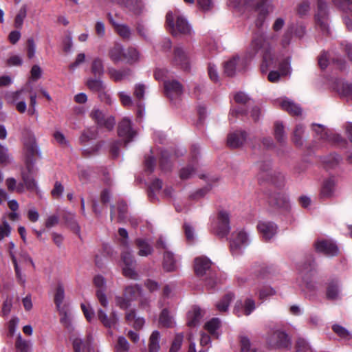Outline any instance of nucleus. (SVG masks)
Segmentation results:
<instances>
[{"label": "nucleus", "mask_w": 352, "mask_h": 352, "mask_svg": "<svg viewBox=\"0 0 352 352\" xmlns=\"http://www.w3.org/2000/svg\"><path fill=\"white\" fill-rule=\"evenodd\" d=\"M159 323L164 327H172L174 325L173 318L170 315L166 309L162 311L160 315Z\"/></svg>", "instance_id": "obj_40"}, {"label": "nucleus", "mask_w": 352, "mask_h": 352, "mask_svg": "<svg viewBox=\"0 0 352 352\" xmlns=\"http://www.w3.org/2000/svg\"><path fill=\"white\" fill-rule=\"evenodd\" d=\"M246 133L245 131H236L231 133L228 136V144L230 147L237 148L243 144L246 140Z\"/></svg>", "instance_id": "obj_27"}, {"label": "nucleus", "mask_w": 352, "mask_h": 352, "mask_svg": "<svg viewBox=\"0 0 352 352\" xmlns=\"http://www.w3.org/2000/svg\"><path fill=\"white\" fill-rule=\"evenodd\" d=\"M124 50L123 47L118 43L115 44L109 50V58L114 63H118L124 58Z\"/></svg>", "instance_id": "obj_32"}, {"label": "nucleus", "mask_w": 352, "mask_h": 352, "mask_svg": "<svg viewBox=\"0 0 352 352\" xmlns=\"http://www.w3.org/2000/svg\"><path fill=\"white\" fill-rule=\"evenodd\" d=\"M12 161V157L9 153L8 147L0 144V164L7 166L11 164Z\"/></svg>", "instance_id": "obj_46"}, {"label": "nucleus", "mask_w": 352, "mask_h": 352, "mask_svg": "<svg viewBox=\"0 0 352 352\" xmlns=\"http://www.w3.org/2000/svg\"><path fill=\"white\" fill-rule=\"evenodd\" d=\"M131 120L128 118H124L118 126V135L123 139L125 144L129 143L135 135V131L131 129Z\"/></svg>", "instance_id": "obj_19"}, {"label": "nucleus", "mask_w": 352, "mask_h": 352, "mask_svg": "<svg viewBox=\"0 0 352 352\" xmlns=\"http://www.w3.org/2000/svg\"><path fill=\"white\" fill-rule=\"evenodd\" d=\"M8 190L22 193L24 192V185L22 183L17 184L16 180L13 177H9L6 180Z\"/></svg>", "instance_id": "obj_42"}, {"label": "nucleus", "mask_w": 352, "mask_h": 352, "mask_svg": "<svg viewBox=\"0 0 352 352\" xmlns=\"http://www.w3.org/2000/svg\"><path fill=\"white\" fill-rule=\"evenodd\" d=\"M314 273L311 271L307 272H300L296 283L302 292L308 297H311V293L318 289V283L314 279Z\"/></svg>", "instance_id": "obj_5"}, {"label": "nucleus", "mask_w": 352, "mask_h": 352, "mask_svg": "<svg viewBox=\"0 0 352 352\" xmlns=\"http://www.w3.org/2000/svg\"><path fill=\"white\" fill-rule=\"evenodd\" d=\"M340 285L337 281H332L329 283L327 288V298L330 300H336L340 297Z\"/></svg>", "instance_id": "obj_37"}, {"label": "nucleus", "mask_w": 352, "mask_h": 352, "mask_svg": "<svg viewBox=\"0 0 352 352\" xmlns=\"http://www.w3.org/2000/svg\"><path fill=\"white\" fill-rule=\"evenodd\" d=\"M304 133V127L301 124H298L294 131L293 142L297 146H301L302 144V135Z\"/></svg>", "instance_id": "obj_52"}, {"label": "nucleus", "mask_w": 352, "mask_h": 352, "mask_svg": "<svg viewBox=\"0 0 352 352\" xmlns=\"http://www.w3.org/2000/svg\"><path fill=\"white\" fill-rule=\"evenodd\" d=\"M118 234H119V236L120 237H122V239L120 241L121 245L122 246V252L123 251L129 252V247H128V232H127L126 230H125L124 228H120L118 230Z\"/></svg>", "instance_id": "obj_57"}, {"label": "nucleus", "mask_w": 352, "mask_h": 352, "mask_svg": "<svg viewBox=\"0 0 352 352\" xmlns=\"http://www.w3.org/2000/svg\"><path fill=\"white\" fill-rule=\"evenodd\" d=\"M241 352H256L254 349L252 347L250 340L246 337L241 338Z\"/></svg>", "instance_id": "obj_61"}, {"label": "nucleus", "mask_w": 352, "mask_h": 352, "mask_svg": "<svg viewBox=\"0 0 352 352\" xmlns=\"http://www.w3.org/2000/svg\"><path fill=\"white\" fill-rule=\"evenodd\" d=\"M87 87L95 92L100 93L103 89H105V85L103 81L98 77V78H89L86 81Z\"/></svg>", "instance_id": "obj_36"}, {"label": "nucleus", "mask_w": 352, "mask_h": 352, "mask_svg": "<svg viewBox=\"0 0 352 352\" xmlns=\"http://www.w3.org/2000/svg\"><path fill=\"white\" fill-rule=\"evenodd\" d=\"M274 136L277 142L284 143L286 140V135L284 131V127L282 124L276 122L274 125Z\"/></svg>", "instance_id": "obj_49"}, {"label": "nucleus", "mask_w": 352, "mask_h": 352, "mask_svg": "<svg viewBox=\"0 0 352 352\" xmlns=\"http://www.w3.org/2000/svg\"><path fill=\"white\" fill-rule=\"evenodd\" d=\"M244 68V61L239 56H234L224 64V73L228 76H234L236 72Z\"/></svg>", "instance_id": "obj_20"}, {"label": "nucleus", "mask_w": 352, "mask_h": 352, "mask_svg": "<svg viewBox=\"0 0 352 352\" xmlns=\"http://www.w3.org/2000/svg\"><path fill=\"white\" fill-rule=\"evenodd\" d=\"M169 72L167 69L164 68L157 69L155 72V78L157 80H162L164 83L165 81H168L167 80L168 77Z\"/></svg>", "instance_id": "obj_60"}, {"label": "nucleus", "mask_w": 352, "mask_h": 352, "mask_svg": "<svg viewBox=\"0 0 352 352\" xmlns=\"http://www.w3.org/2000/svg\"><path fill=\"white\" fill-rule=\"evenodd\" d=\"M277 39L278 35L276 34L265 36L262 32H256L253 36L248 53L250 57L252 58L259 50L261 51L263 54V61L261 65L262 73H265L270 68L278 65L281 76H287L291 72L289 58L279 59L272 50Z\"/></svg>", "instance_id": "obj_1"}, {"label": "nucleus", "mask_w": 352, "mask_h": 352, "mask_svg": "<svg viewBox=\"0 0 352 352\" xmlns=\"http://www.w3.org/2000/svg\"><path fill=\"white\" fill-rule=\"evenodd\" d=\"M91 72L95 77L100 78L104 74V67L102 58L96 57L93 59L91 65Z\"/></svg>", "instance_id": "obj_34"}, {"label": "nucleus", "mask_w": 352, "mask_h": 352, "mask_svg": "<svg viewBox=\"0 0 352 352\" xmlns=\"http://www.w3.org/2000/svg\"><path fill=\"white\" fill-rule=\"evenodd\" d=\"M94 284L97 287L96 296L103 307L108 306L109 302L105 294L106 281L104 278L101 275H97L94 278Z\"/></svg>", "instance_id": "obj_13"}, {"label": "nucleus", "mask_w": 352, "mask_h": 352, "mask_svg": "<svg viewBox=\"0 0 352 352\" xmlns=\"http://www.w3.org/2000/svg\"><path fill=\"white\" fill-rule=\"evenodd\" d=\"M230 229L229 214L226 211H219L217 219L212 223V232L223 237L228 234Z\"/></svg>", "instance_id": "obj_6"}, {"label": "nucleus", "mask_w": 352, "mask_h": 352, "mask_svg": "<svg viewBox=\"0 0 352 352\" xmlns=\"http://www.w3.org/2000/svg\"><path fill=\"white\" fill-rule=\"evenodd\" d=\"M182 341L183 336L181 334L177 335L172 343L171 347L170 349V352H177L181 347Z\"/></svg>", "instance_id": "obj_64"}, {"label": "nucleus", "mask_w": 352, "mask_h": 352, "mask_svg": "<svg viewBox=\"0 0 352 352\" xmlns=\"http://www.w3.org/2000/svg\"><path fill=\"white\" fill-rule=\"evenodd\" d=\"M179 258L175 256L173 252L166 250L164 254L163 268L167 272H173L177 269Z\"/></svg>", "instance_id": "obj_25"}, {"label": "nucleus", "mask_w": 352, "mask_h": 352, "mask_svg": "<svg viewBox=\"0 0 352 352\" xmlns=\"http://www.w3.org/2000/svg\"><path fill=\"white\" fill-rule=\"evenodd\" d=\"M275 294V289L270 286H264L258 290V298L261 300H265Z\"/></svg>", "instance_id": "obj_51"}, {"label": "nucleus", "mask_w": 352, "mask_h": 352, "mask_svg": "<svg viewBox=\"0 0 352 352\" xmlns=\"http://www.w3.org/2000/svg\"><path fill=\"white\" fill-rule=\"evenodd\" d=\"M138 249V254L141 256H147L153 252L152 246L144 239H138L135 241Z\"/></svg>", "instance_id": "obj_35"}, {"label": "nucleus", "mask_w": 352, "mask_h": 352, "mask_svg": "<svg viewBox=\"0 0 352 352\" xmlns=\"http://www.w3.org/2000/svg\"><path fill=\"white\" fill-rule=\"evenodd\" d=\"M276 102L280 107L292 115L298 116L301 113V108L287 98L278 99Z\"/></svg>", "instance_id": "obj_28"}, {"label": "nucleus", "mask_w": 352, "mask_h": 352, "mask_svg": "<svg viewBox=\"0 0 352 352\" xmlns=\"http://www.w3.org/2000/svg\"><path fill=\"white\" fill-rule=\"evenodd\" d=\"M172 61L175 65H179L184 69H187L189 67V56L188 51L181 45H176L174 47Z\"/></svg>", "instance_id": "obj_11"}, {"label": "nucleus", "mask_w": 352, "mask_h": 352, "mask_svg": "<svg viewBox=\"0 0 352 352\" xmlns=\"http://www.w3.org/2000/svg\"><path fill=\"white\" fill-rule=\"evenodd\" d=\"M118 221H124L126 218V213H127L126 204L124 202L119 203L118 206Z\"/></svg>", "instance_id": "obj_62"}, {"label": "nucleus", "mask_w": 352, "mask_h": 352, "mask_svg": "<svg viewBox=\"0 0 352 352\" xmlns=\"http://www.w3.org/2000/svg\"><path fill=\"white\" fill-rule=\"evenodd\" d=\"M211 261L204 256L197 257L195 259L194 269L198 276L210 274Z\"/></svg>", "instance_id": "obj_21"}, {"label": "nucleus", "mask_w": 352, "mask_h": 352, "mask_svg": "<svg viewBox=\"0 0 352 352\" xmlns=\"http://www.w3.org/2000/svg\"><path fill=\"white\" fill-rule=\"evenodd\" d=\"M267 342L272 347L286 348L290 344L287 333L280 330L272 331L267 337Z\"/></svg>", "instance_id": "obj_9"}, {"label": "nucleus", "mask_w": 352, "mask_h": 352, "mask_svg": "<svg viewBox=\"0 0 352 352\" xmlns=\"http://www.w3.org/2000/svg\"><path fill=\"white\" fill-rule=\"evenodd\" d=\"M241 309H243V314L245 316L250 315L256 309V302L252 298H247L243 302L237 301L234 308V313L240 316L241 315Z\"/></svg>", "instance_id": "obj_22"}, {"label": "nucleus", "mask_w": 352, "mask_h": 352, "mask_svg": "<svg viewBox=\"0 0 352 352\" xmlns=\"http://www.w3.org/2000/svg\"><path fill=\"white\" fill-rule=\"evenodd\" d=\"M313 129L316 133L317 138L324 142L333 143L339 141L340 138L339 135L333 133L320 124H314Z\"/></svg>", "instance_id": "obj_17"}, {"label": "nucleus", "mask_w": 352, "mask_h": 352, "mask_svg": "<svg viewBox=\"0 0 352 352\" xmlns=\"http://www.w3.org/2000/svg\"><path fill=\"white\" fill-rule=\"evenodd\" d=\"M234 296L232 293L226 294L219 302L216 304V307L219 311H226L228 309L230 302L234 300Z\"/></svg>", "instance_id": "obj_39"}, {"label": "nucleus", "mask_w": 352, "mask_h": 352, "mask_svg": "<svg viewBox=\"0 0 352 352\" xmlns=\"http://www.w3.org/2000/svg\"><path fill=\"white\" fill-rule=\"evenodd\" d=\"M315 248L318 252L327 256H334L338 254V248L330 239H319L315 243Z\"/></svg>", "instance_id": "obj_10"}, {"label": "nucleus", "mask_w": 352, "mask_h": 352, "mask_svg": "<svg viewBox=\"0 0 352 352\" xmlns=\"http://www.w3.org/2000/svg\"><path fill=\"white\" fill-rule=\"evenodd\" d=\"M107 73L111 79L116 82H118L129 76L131 71L129 69H122L118 70L111 67L108 69Z\"/></svg>", "instance_id": "obj_33"}, {"label": "nucleus", "mask_w": 352, "mask_h": 352, "mask_svg": "<svg viewBox=\"0 0 352 352\" xmlns=\"http://www.w3.org/2000/svg\"><path fill=\"white\" fill-rule=\"evenodd\" d=\"M60 315V322L66 327L69 328L71 325V319L67 311L63 309H58Z\"/></svg>", "instance_id": "obj_63"}, {"label": "nucleus", "mask_w": 352, "mask_h": 352, "mask_svg": "<svg viewBox=\"0 0 352 352\" xmlns=\"http://www.w3.org/2000/svg\"><path fill=\"white\" fill-rule=\"evenodd\" d=\"M11 259L14 264L16 276V278H17L19 282L21 284L24 285L25 282V278L21 272V268L19 266V264H18V262H17L15 255L13 254L12 252H11Z\"/></svg>", "instance_id": "obj_53"}, {"label": "nucleus", "mask_w": 352, "mask_h": 352, "mask_svg": "<svg viewBox=\"0 0 352 352\" xmlns=\"http://www.w3.org/2000/svg\"><path fill=\"white\" fill-rule=\"evenodd\" d=\"M337 181L333 177L324 180L320 195L323 199H329L336 194Z\"/></svg>", "instance_id": "obj_23"}, {"label": "nucleus", "mask_w": 352, "mask_h": 352, "mask_svg": "<svg viewBox=\"0 0 352 352\" xmlns=\"http://www.w3.org/2000/svg\"><path fill=\"white\" fill-rule=\"evenodd\" d=\"M271 10L270 6L267 4V0H262L261 4L257 8L258 13L255 23L258 28H261L263 25L265 17Z\"/></svg>", "instance_id": "obj_30"}, {"label": "nucleus", "mask_w": 352, "mask_h": 352, "mask_svg": "<svg viewBox=\"0 0 352 352\" xmlns=\"http://www.w3.org/2000/svg\"><path fill=\"white\" fill-rule=\"evenodd\" d=\"M141 289L138 285L128 286L125 288L124 296L131 300L136 298L140 294Z\"/></svg>", "instance_id": "obj_48"}, {"label": "nucleus", "mask_w": 352, "mask_h": 352, "mask_svg": "<svg viewBox=\"0 0 352 352\" xmlns=\"http://www.w3.org/2000/svg\"><path fill=\"white\" fill-rule=\"evenodd\" d=\"M220 326V320L218 318H212L205 324V329L208 331L212 336L219 337L218 329Z\"/></svg>", "instance_id": "obj_41"}, {"label": "nucleus", "mask_w": 352, "mask_h": 352, "mask_svg": "<svg viewBox=\"0 0 352 352\" xmlns=\"http://www.w3.org/2000/svg\"><path fill=\"white\" fill-rule=\"evenodd\" d=\"M257 228L262 238L268 241L271 240L277 233V226L268 221H261L257 225Z\"/></svg>", "instance_id": "obj_12"}, {"label": "nucleus", "mask_w": 352, "mask_h": 352, "mask_svg": "<svg viewBox=\"0 0 352 352\" xmlns=\"http://www.w3.org/2000/svg\"><path fill=\"white\" fill-rule=\"evenodd\" d=\"M109 22L113 26L116 32L123 38H129L131 36V30L129 28L124 24H120L116 22L111 14H108Z\"/></svg>", "instance_id": "obj_31"}, {"label": "nucleus", "mask_w": 352, "mask_h": 352, "mask_svg": "<svg viewBox=\"0 0 352 352\" xmlns=\"http://www.w3.org/2000/svg\"><path fill=\"white\" fill-rule=\"evenodd\" d=\"M250 243L249 234L243 229L232 232L230 239V252L233 256L241 255Z\"/></svg>", "instance_id": "obj_4"}, {"label": "nucleus", "mask_w": 352, "mask_h": 352, "mask_svg": "<svg viewBox=\"0 0 352 352\" xmlns=\"http://www.w3.org/2000/svg\"><path fill=\"white\" fill-rule=\"evenodd\" d=\"M160 335L157 331L152 333L149 338L148 349L150 352H157L160 349Z\"/></svg>", "instance_id": "obj_44"}, {"label": "nucleus", "mask_w": 352, "mask_h": 352, "mask_svg": "<svg viewBox=\"0 0 352 352\" xmlns=\"http://www.w3.org/2000/svg\"><path fill=\"white\" fill-rule=\"evenodd\" d=\"M121 3L135 14H138L143 6L142 1L139 0H122Z\"/></svg>", "instance_id": "obj_47"}, {"label": "nucleus", "mask_w": 352, "mask_h": 352, "mask_svg": "<svg viewBox=\"0 0 352 352\" xmlns=\"http://www.w3.org/2000/svg\"><path fill=\"white\" fill-rule=\"evenodd\" d=\"M164 87L166 96L171 101L179 98L182 94V86L177 80L165 81Z\"/></svg>", "instance_id": "obj_18"}, {"label": "nucleus", "mask_w": 352, "mask_h": 352, "mask_svg": "<svg viewBox=\"0 0 352 352\" xmlns=\"http://www.w3.org/2000/svg\"><path fill=\"white\" fill-rule=\"evenodd\" d=\"M329 12L327 3L324 0H318L317 10L315 14V20L322 31L328 30Z\"/></svg>", "instance_id": "obj_7"}, {"label": "nucleus", "mask_w": 352, "mask_h": 352, "mask_svg": "<svg viewBox=\"0 0 352 352\" xmlns=\"http://www.w3.org/2000/svg\"><path fill=\"white\" fill-rule=\"evenodd\" d=\"M333 331L342 339L349 340L351 338L350 332L339 324H334L332 327Z\"/></svg>", "instance_id": "obj_50"}, {"label": "nucleus", "mask_w": 352, "mask_h": 352, "mask_svg": "<svg viewBox=\"0 0 352 352\" xmlns=\"http://www.w3.org/2000/svg\"><path fill=\"white\" fill-rule=\"evenodd\" d=\"M40 155V151L34 139H30L24 142L23 157L25 168L21 172V176L24 185V190L35 191L38 189L37 183L33 175L37 168H35L36 156Z\"/></svg>", "instance_id": "obj_2"}, {"label": "nucleus", "mask_w": 352, "mask_h": 352, "mask_svg": "<svg viewBox=\"0 0 352 352\" xmlns=\"http://www.w3.org/2000/svg\"><path fill=\"white\" fill-rule=\"evenodd\" d=\"M91 340L92 338L90 336H88L84 340L78 337L73 338L72 341L75 352H91Z\"/></svg>", "instance_id": "obj_24"}, {"label": "nucleus", "mask_w": 352, "mask_h": 352, "mask_svg": "<svg viewBox=\"0 0 352 352\" xmlns=\"http://www.w3.org/2000/svg\"><path fill=\"white\" fill-rule=\"evenodd\" d=\"M129 349V344L124 337H119L116 345L117 352H127Z\"/></svg>", "instance_id": "obj_59"}, {"label": "nucleus", "mask_w": 352, "mask_h": 352, "mask_svg": "<svg viewBox=\"0 0 352 352\" xmlns=\"http://www.w3.org/2000/svg\"><path fill=\"white\" fill-rule=\"evenodd\" d=\"M23 91V89H21L16 91L10 92L6 96V98L9 102L16 103V109L20 113H24L27 108L26 103L23 99L21 101L17 102L19 100L21 99V96Z\"/></svg>", "instance_id": "obj_26"}, {"label": "nucleus", "mask_w": 352, "mask_h": 352, "mask_svg": "<svg viewBox=\"0 0 352 352\" xmlns=\"http://www.w3.org/2000/svg\"><path fill=\"white\" fill-rule=\"evenodd\" d=\"M97 317L100 322L106 328H115L118 322L119 318L115 310H112L109 314L102 309L97 311Z\"/></svg>", "instance_id": "obj_14"}, {"label": "nucleus", "mask_w": 352, "mask_h": 352, "mask_svg": "<svg viewBox=\"0 0 352 352\" xmlns=\"http://www.w3.org/2000/svg\"><path fill=\"white\" fill-rule=\"evenodd\" d=\"M204 314L198 307H193L187 315V324L189 327H195L199 324L203 318Z\"/></svg>", "instance_id": "obj_29"}, {"label": "nucleus", "mask_w": 352, "mask_h": 352, "mask_svg": "<svg viewBox=\"0 0 352 352\" xmlns=\"http://www.w3.org/2000/svg\"><path fill=\"white\" fill-rule=\"evenodd\" d=\"M335 4L343 12L352 13V0H335Z\"/></svg>", "instance_id": "obj_55"}, {"label": "nucleus", "mask_w": 352, "mask_h": 352, "mask_svg": "<svg viewBox=\"0 0 352 352\" xmlns=\"http://www.w3.org/2000/svg\"><path fill=\"white\" fill-rule=\"evenodd\" d=\"M338 94L346 101H352V83L343 80H336L332 86Z\"/></svg>", "instance_id": "obj_15"}, {"label": "nucleus", "mask_w": 352, "mask_h": 352, "mask_svg": "<svg viewBox=\"0 0 352 352\" xmlns=\"http://www.w3.org/2000/svg\"><path fill=\"white\" fill-rule=\"evenodd\" d=\"M90 116L98 125L104 126L108 129H111L115 124V119L113 117L106 118L103 112L98 109H93Z\"/></svg>", "instance_id": "obj_16"}, {"label": "nucleus", "mask_w": 352, "mask_h": 352, "mask_svg": "<svg viewBox=\"0 0 352 352\" xmlns=\"http://www.w3.org/2000/svg\"><path fill=\"white\" fill-rule=\"evenodd\" d=\"M118 96L119 97L121 104L124 107H129L132 105V104H133L132 98L128 93H126L125 91H119L118 93Z\"/></svg>", "instance_id": "obj_56"}, {"label": "nucleus", "mask_w": 352, "mask_h": 352, "mask_svg": "<svg viewBox=\"0 0 352 352\" xmlns=\"http://www.w3.org/2000/svg\"><path fill=\"white\" fill-rule=\"evenodd\" d=\"M27 16V7L26 6H22L18 11L14 22V25L17 29H21L23 26L24 19Z\"/></svg>", "instance_id": "obj_45"}, {"label": "nucleus", "mask_w": 352, "mask_h": 352, "mask_svg": "<svg viewBox=\"0 0 352 352\" xmlns=\"http://www.w3.org/2000/svg\"><path fill=\"white\" fill-rule=\"evenodd\" d=\"M11 227L6 221L0 223V241L10 236Z\"/></svg>", "instance_id": "obj_58"}, {"label": "nucleus", "mask_w": 352, "mask_h": 352, "mask_svg": "<svg viewBox=\"0 0 352 352\" xmlns=\"http://www.w3.org/2000/svg\"><path fill=\"white\" fill-rule=\"evenodd\" d=\"M124 58L129 64H133L140 59V52L137 49L130 47L124 51Z\"/></svg>", "instance_id": "obj_38"}, {"label": "nucleus", "mask_w": 352, "mask_h": 352, "mask_svg": "<svg viewBox=\"0 0 352 352\" xmlns=\"http://www.w3.org/2000/svg\"><path fill=\"white\" fill-rule=\"evenodd\" d=\"M122 260L124 263V266L122 267V273L124 276L131 279H138V274L134 268L135 261L133 258L131 252L123 251L122 252Z\"/></svg>", "instance_id": "obj_8"}, {"label": "nucleus", "mask_w": 352, "mask_h": 352, "mask_svg": "<svg viewBox=\"0 0 352 352\" xmlns=\"http://www.w3.org/2000/svg\"><path fill=\"white\" fill-rule=\"evenodd\" d=\"M65 298V289L62 283H58L55 291L54 302L57 309L61 308V305Z\"/></svg>", "instance_id": "obj_43"}, {"label": "nucleus", "mask_w": 352, "mask_h": 352, "mask_svg": "<svg viewBox=\"0 0 352 352\" xmlns=\"http://www.w3.org/2000/svg\"><path fill=\"white\" fill-rule=\"evenodd\" d=\"M296 349V352H313L309 343L303 338L297 340Z\"/></svg>", "instance_id": "obj_54"}, {"label": "nucleus", "mask_w": 352, "mask_h": 352, "mask_svg": "<svg viewBox=\"0 0 352 352\" xmlns=\"http://www.w3.org/2000/svg\"><path fill=\"white\" fill-rule=\"evenodd\" d=\"M166 24L169 30L174 36L179 34H188L191 32L190 27L187 21L179 15V13L168 12L166 14Z\"/></svg>", "instance_id": "obj_3"}]
</instances>
